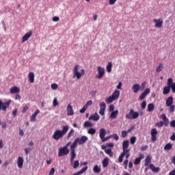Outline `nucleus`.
Returning <instances> with one entry per match:
<instances>
[{"instance_id": "obj_1", "label": "nucleus", "mask_w": 175, "mask_h": 175, "mask_svg": "<svg viewBox=\"0 0 175 175\" xmlns=\"http://www.w3.org/2000/svg\"><path fill=\"white\" fill-rule=\"evenodd\" d=\"M68 131H69V126L68 125L64 126L62 130H55L52 135V139H54V140H59V139H62L64 135L68 133Z\"/></svg>"}, {"instance_id": "obj_2", "label": "nucleus", "mask_w": 175, "mask_h": 175, "mask_svg": "<svg viewBox=\"0 0 175 175\" xmlns=\"http://www.w3.org/2000/svg\"><path fill=\"white\" fill-rule=\"evenodd\" d=\"M79 68H80L79 65L75 66L72 71L73 77H77V80L81 79V77L85 75V70H84V69L80 70ZM79 70H80V72H79Z\"/></svg>"}, {"instance_id": "obj_3", "label": "nucleus", "mask_w": 175, "mask_h": 175, "mask_svg": "<svg viewBox=\"0 0 175 175\" xmlns=\"http://www.w3.org/2000/svg\"><path fill=\"white\" fill-rule=\"evenodd\" d=\"M139 116H143V112H139L135 111L133 109H130L129 113L126 114V120H136L137 118H139Z\"/></svg>"}, {"instance_id": "obj_4", "label": "nucleus", "mask_w": 175, "mask_h": 175, "mask_svg": "<svg viewBox=\"0 0 175 175\" xmlns=\"http://www.w3.org/2000/svg\"><path fill=\"white\" fill-rule=\"evenodd\" d=\"M10 103H12V100H8L5 103H3L2 100H0V111L1 110H3V111H6V110H8L10 106Z\"/></svg>"}, {"instance_id": "obj_5", "label": "nucleus", "mask_w": 175, "mask_h": 175, "mask_svg": "<svg viewBox=\"0 0 175 175\" xmlns=\"http://www.w3.org/2000/svg\"><path fill=\"white\" fill-rule=\"evenodd\" d=\"M69 154V149L66 147H60L59 148L58 157H64V155H68Z\"/></svg>"}, {"instance_id": "obj_6", "label": "nucleus", "mask_w": 175, "mask_h": 175, "mask_svg": "<svg viewBox=\"0 0 175 175\" xmlns=\"http://www.w3.org/2000/svg\"><path fill=\"white\" fill-rule=\"evenodd\" d=\"M98 75L96 76V79L100 80L105 76V68L101 66L97 67Z\"/></svg>"}, {"instance_id": "obj_7", "label": "nucleus", "mask_w": 175, "mask_h": 175, "mask_svg": "<svg viewBox=\"0 0 175 175\" xmlns=\"http://www.w3.org/2000/svg\"><path fill=\"white\" fill-rule=\"evenodd\" d=\"M153 23H154L155 28H161L163 25V21L162 18L153 19Z\"/></svg>"}, {"instance_id": "obj_8", "label": "nucleus", "mask_w": 175, "mask_h": 175, "mask_svg": "<svg viewBox=\"0 0 175 175\" xmlns=\"http://www.w3.org/2000/svg\"><path fill=\"white\" fill-rule=\"evenodd\" d=\"M32 36V30H30L29 32L26 33L22 38V43H24Z\"/></svg>"}, {"instance_id": "obj_9", "label": "nucleus", "mask_w": 175, "mask_h": 175, "mask_svg": "<svg viewBox=\"0 0 175 175\" xmlns=\"http://www.w3.org/2000/svg\"><path fill=\"white\" fill-rule=\"evenodd\" d=\"M150 88H146L142 94L139 96V99L140 100H143L144 99H146V97L147 95H148V93L150 92Z\"/></svg>"}, {"instance_id": "obj_10", "label": "nucleus", "mask_w": 175, "mask_h": 175, "mask_svg": "<svg viewBox=\"0 0 175 175\" xmlns=\"http://www.w3.org/2000/svg\"><path fill=\"white\" fill-rule=\"evenodd\" d=\"M88 141V137L83 135L81 138H79L78 143L79 146H82V144H84L85 142Z\"/></svg>"}, {"instance_id": "obj_11", "label": "nucleus", "mask_w": 175, "mask_h": 175, "mask_svg": "<svg viewBox=\"0 0 175 175\" xmlns=\"http://www.w3.org/2000/svg\"><path fill=\"white\" fill-rule=\"evenodd\" d=\"M132 90L135 94H137V92H139V91H140V84L135 83L132 87Z\"/></svg>"}, {"instance_id": "obj_12", "label": "nucleus", "mask_w": 175, "mask_h": 175, "mask_svg": "<svg viewBox=\"0 0 175 175\" xmlns=\"http://www.w3.org/2000/svg\"><path fill=\"white\" fill-rule=\"evenodd\" d=\"M23 165H24V159L21 157H18V167H19V169H23Z\"/></svg>"}, {"instance_id": "obj_13", "label": "nucleus", "mask_w": 175, "mask_h": 175, "mask_svg": "<svg viewBox=\"0 0 175 175\" xmlns=\"http://www.w3.org/2000/svg\"><path fill=\"white\" fill-rule=\"evenodd\" d=\"M39 113H40V111L39 109H37L34 112V113L32 114L30 119L31 122H35V121H36V116H38V114H39Z\"/></svg>"}, {"instance_id": "obj_14", "label": "nucleus", "mask_w": 175, "mask_h": 175, "mask_svg": "<svg viewBox=\"0 0 175 175\" xmlns=\"http://www.w3.org/2000/svg\"><path fill=\"white\" fill-rule=\"evenodd\" d=\"M67 113L68 116H73V114H75V112L73 111V107H72V105H70V104L68 105Z\"/></svg>"}, {"instance_id": "obj_15", "label": "nucleus", "mask_w": 175, "mask_h": 175, "mask_svg": "<svg viewBox=\"0 0 175 175\" xmlns=\"http://www.w3.org/2000/svg\"><path fill=\"white\" fill-rule=\"evenodd\" d=\"M29 83H35V74L33 72H31L28 75Z\"/></svg>"}, {"instance_id": "obj_16", "label": "nucleus", "mask_w": 175, "mask_h": 175, "mask_svg": "<svg viewBox=\"0 0 175 175\" xmlns=\"http://www.w3.org/2000/svg\"><path fill=\"white\" fill-rule=\"evenodd\" d=\"M11 94H18L20 92V88L17 86L12 87L10 90Z\"/></svg>"}, {"instance_id": "obj_17", "label": "nucleus", "mask_w": 175, "mask_h": 175, "mask_svg": "<svg viewBox=\"0 0 175 175\" xmlns=\"http://www.w3.org/2000/svg\"><path fill=\"white\" fill-rule=\"evenodd\" d=\"M149 167L154 173H159V170H161V168H159V167H155L154 164H150Z\"/></svg>"}, {"instance_id": "obj_18", "label": "nucleus", "mask_w": 175, "mask_h": 175, "mask_svg": "<svg viewBox=\"0 0 175 175\" xmlns=\"http://www.w3.org/2000/svg\"><path fill=\"white\" fill-rule=\"evenodd\" d=\"M173 96H170L167 98L166 102H165V105L167 107H169V106H171L173 105Z\"/></svg>"}, {"instance_id": "obj_19", "label": "nucleus", "mask_w": 175, "mask_h": 175, "mask_svg": "<svg viewBox=\"0 0 175 175\" xmlns=\"http://www.w3.org/2000/svg\"><path fill=\"white\" fill-rule=\"evenodd\" d=\"M99 115H98V113H94V115H91L90 117H89V120H92V121H99Z\"/></svg>"}, {"instance_id": "obj_20", "label": "nucleus", "mask_w": 175, "mask_h": 175, "mask_svg": "<svg viewBox=\"0 0 175 175\" xmlns=\"http://www.w3.org/2000/svg\"><path fill=\"white\" fill-rule=\"evenodd\" d=\"M87 170H88V167L85 166V167H83L81 170H79V172H77L75 174H74L73 175H81V174H83V173H85L87 172Z\"/></svg>"}, {"instance_id": "obj_21", "label": "nucleus", "mask_w": 175, "mask_h": 175, "mask_svg": "<svg viewBox=\"0 0 175 175\" xmlns=\"http://www.w3.org/2000/svg\"><path fill=\"white\" fill-rule=\"evenodd\" d=\"M111 96L115 100H117V99L120 98V90H116L114 92H113Z\"/></svg>"}, {"instance_id": "obj_22", "label": "nucleus", "mask_w": 175, "mask_h": 175, "mask_svg": "<svg viewBox=\"0 0 175 175\" xmlns=\"http://www.w3.org/2000/svg\"><path fill=\"white\" fill-rule=\"evenodd\" d=\"M99 136L101 140H103V139H105V136H106V130L105 129H100Z\"/></svg>"}, {"instance_id": "obj_23", "label": "nucleus", "mask_w": 175, "mask_h": 175, "mask_svg": "<svg viewBox=\"0 0 175 175\" xmlns=\"http://www.w3.org/2000/svg\"><path fill=\"white\" fill-rule=\"evenodd\" d=\"M77 143H79V138H76L72 145L70 146V150H76V146H77Z\"/></svg>"}, {"instance_id": "obj_24", "label": "nucleus", "mask_w": 175, "mask_h": 175, "mask_svg": "<svg viewBox=\"0 0 175 175\" xmlns=\"http://www.w3.org/2000/svg\"><path fill=\"white\" fill-rule=\"evenodd\" d=\"M112 68H113V63L110 62L108 63V64L106 66L107 72L108 73H111Z\"/></svg>"}, {"instance_id": "obj_25", "label": "nucleus", "mask_w": 175, "mask_h": 175, "mask_svg": "<svg viewBox=\"0 0 175 175\" xmlns=\"http://www.w3.org/2000/svg\"><path fill=\"white\" fill-rule=\"evenodd\" d=\"M172 148H173V144H171V143H167L164 146L165 151H170V150H172Z\"/></svg>"}, {"instance_id": "obj_26", "label": "nucleus", "mask_w": 175, "mask_h": 175, "mask_svg": "<svg viewBox=\"0 0 175 175\" xmlns=\"http://www.w3.org/2000/svg\"><path fill=\"white\" fill-rule=\"evenodd\" d=\"M105 152L107 154V155H109L110 158L113 157V155H114V152H113L111 148L106 149Z\"/></svg>"}, {"instance_id": "obj_27", "label": "nucleus", "mask_w": 175, "mask_h": 175, "mask_svg": "<svg viewBox=\"0 0 175 175\" xmlns=\"http://www.w3.org/2000/svg\"><path fill=\"white\" fill-rule=\"evenodd\" d=\"M151 163V157L148 155L145 159V166H148Z\"/></svg>"}, {"instance_id": "obj_28", "label": "nucleus", "mask_w": 175, "mask_h": 175, "mask_svg": "<svg viewBox=\"0 0 175 175\" xmlns=\"http://www.w3.org/2000/svg\"><path fill=\"white\" fill-rule=\"evenodd\" d=\"M109 165V157H105L103 161V167H107Z\"/></svg>"}, {"instance_id": "obj_29", "label": "nucleus", "mask_w": 175, "mask_h": 175, "mask_svg": "<svg viewBox=\"0 0 175 175\" xmlns=\"http://www.w3.org/2000/svg\"><path fill=\"white\" fill-rule=\"evenodd\" d=\"M70 154H71L70 161L71 162H73V161H75V158H76V150H70Z\"/></svg>"}, {"instance_id": "obj_30", "label": "nucleus", "mask_w": 175, "mask_h": 175, "mask_svg": "<svg viewBox=\"0 0 175 175\" xmlns=\"http://www.w3.org/2000/svg\"><path fill=\"white\" fill-rule=\"evenodd\" d=\"M154 109H155V105L153 103H150L148 105V111L151 113V111H154Z\"/></svg>"}, {"instance_id": "obj_31", "label": "nucleus", "mask_w": 175, "mask_h": 175, "mask_svg": "<svg viewBox=\"0 0 175 175\" xmlns=\"http://www.w3.org/2000/svg\"><path fill=\"white\" fill-rule=\"evenodd\" d=\"M170 92V86H165L163 88V95H167Z\"/></svg>"}, {"instance_id": "obj_32", "label": "nucleus", "mask_w": 175, "mask_h": 175, "mask_svg": "<svg viewBox=\"0 0 175 175\" xmlns=\"http://www.w3.org/2000/svg\"><path fill=\"white\" fill-rule=\"evenodd\" d=\"M117 116H118V110L112 111L109 117L110 118L115 119V118H117Z\"/></svg>"}, {"instance_id": "obj_33", "label": "nucleus", "mask_w": 175, "mask_h": 175, "mask_svg": "<svg viewBox=\"0 0 175 175\" xmlns=\"http://www.w3.org/2000/svg\"><path fill=\"white\" fill-rule=\"evenodd\" d=\"M93 172L94 173L99 174L101 172V169L99 167V166H98V165H96L93 167Z\"/></svg>"}, {"instance_id": "obj_34", "label": "nucleus", "mask_w": 175, "mask_h": 175, "mask_svg": "<svg viewBox=\"0 0 175 175\" xmlns=\"http://www.w3.org/2000/svg\"><path fill=\"white\" fill-rule=\"evenodd\" d=\"M93 125H94V124H92L91 123V122H90V121H86V122H85L84 124H83V126H84L85 128H91V126H93Z\"/></svg>"}, {"instance_id": "obj_35", "label": "nucleus", "mask_w": 175, "mask_h": 175, "mask_svg": "<svg viewBox=\"0 0 175 175\" xmlns=\"http://www.w3.org/2000/svg\"><path fill=\"white\" fill-rule=\"evenodd\" d=\"M161 118H162V120H163V122H165V124H166V122H169V119H167V118L166 117V115L165 113H162L161 115Z\"/></svg>"}, {"instance_id": "obj_36", "label": "nucleus", "mask_w": 175, "mask_h": 175, "mask_svg": "<svg viewBox=\"0 0 175 175\" xmlns=\"http://www.w3.org/2000/svg\"><path fill=\"white\" fill-rule=\"evenodd\" d=\"M115 100L114 98L112 97V96H109L108 98L105 99L106 103H112V102Z\"/></svg>"}, {"instance_id": "obj_37", "label": "nucleus", "mask_w": 175, "mask_h": 175, "mask_svg": "<svg viewBox=\"0 0 175 175\" xmlns=\"http://www.w3.org/2000/svg\"><path fill=\"white\" fill-rule=\"evenodd\" d=\"M129 147V141L125 140L122 143V148H128Z\"/></svg>"}, {"instance_id": "obj_38", "label": "nucleus", "mask_w": 175, "mask_h": 175, "mask_svg": "<svg viewBox=\"0 0 175 175\" xmlns=\"http://www.w3.org/2000/svg\"><path fill=\"white\" fill-rule=\"evenodd\" d=\"M163 69V64H160L159 66L156 68V72H157V73H159V72H162Z\"/></svg>"}, {"instance_id": "obj_39", "label": "nucleus", "mask_w": 175, "mask_h": 175, "mask_svg": "<svg viewBox=\"0 0 175 175\" xmlns=\"http://www.w3.org/2000/svg\"><path fill=\"white\" fill-rule=\"evenodd\" d=\"M89 135H95L96 133V130L94 128H91L88 131Z\"/></svg>"}, {"instance_id": "obj_40", "label": "nucleus", "mask_w": 175, "mask_h": 175, "mask_svg": "<svg viewBox=\"0 0 175 175\" xmlns=\"http://www.w3.org/2000/svg\"><path fill=\"white\" fill-rule=\"evenodd\" d=\"M73 133H75V130L73 129H72L69 133H68L67 135V139H70V137H72Z\"/></svg>"}, {"instance_id": "obj_41", "label": "nucleus", "mask_w": 175, "mask_h": 175, "mask_svg": "<svg viewBox=\"0 0 175 175\" xmlns=\"http://www.w3.org/2000/svg\"><path fill=\"white\" fill-rule=\"evenodd\" d=\"M173 84H174V83H173V79L169 78L167 79V85H168V87H170V86L173 85Z\"/></svg>"}, {"instance_id": "obj_42", "label": "nucleus", "mask_w": 175, "mask_h": 175, "mask_svg": "<svg viewBox=\"0 0 175 175\" xmlns=\"http://www.w3.org/2000/svg\"><path fill=\"white\" fill-rule=\"evenodd\" d=\"M100 109L106 110V103H105L104 102L101 103L100 104Z\"/></svg>"}, {"instance_id": "obj_43", "label": "nucleus", "mask_w": 175, "mask_h": 175, "mask_svg": "<svg viewBox=\"0 0 175 175\" xmlns=\"http://www.w3.org/2000/svg\"><path fill=\"white\" fill-rule=\"evenodd\" d=\"M146 106H147V102L146 100H144L141 105V107H142V110H144L146 109Z\"/></svg>"}, {"instance_id": "obj_44", "label": "nucleus", "mask_w": 175, "mask_h": 175, "mask_svg": "<svg viewBox=\"0 0 175 175\" xmlns=\"http://www.w3.org/2000/svg\"><path fill=\"white\" fill-rule=\"evenodd\" d=\"M85 110H87V105H84L83 108L79 110V113H81V114H83L85 113Z\"/></svg>"}, {"instance_id": "obj_45", "label": "nucleus", "mask_w": 175, "mask_h": 175, "mask_svg": "<svg viewBox=\"0 0 175 175\" xmlns=\"http://www.w3.org/2000/svg\"><path fill=\"white\" fill-rule=\"evenodd\" d=\"M123 152L121 153L123 155H126V154H129V149L128 148H122Z\"/></svg>"}, {"instance_id": "obj_46", "label": "nucleus", "mask_w": 175, "mask_h": 175, "mask_svg": "<svg viewBox=\"0 0 175 175\" xmlns=\"http://www.w3.org/2000/svg\"><path fill=\"white\" fill-rule=\"evenodd\" d=\"M79 160L75 161L73 164V168L77 169V167H79Z\"/></svg>"}, {"instance_id": "obj_47", "label": "nucleus", "mask_w": 175, "mask_h": 175, "mask_svg": "<svg viewBox=\"0 0 175 175\" xmlns=\"http://www.w3.org/2000/svg\"><path fill=\"white\" fill-rule=\"evenodd\" d=\"M150 135H158V131H157V129H152L151 130Z\"/></svg>"}, {"instance_id": "obj_48", "label": "nucleus", "mask_w": 175, "mask_h": 175, "mask_svg": "<svg viewBox=\"0 0 175 175\" xmlns=\"http://www.w3.org/2000/svg\"><path fill=\"white\" fill-rule=\"evenodd\" d=\"M131 144H135L136 143V137H132L130 139Z\"/></svg>"}, {"instance_id": "obj_49", "label": "nucleus", "mask_w": 175, "mask_h": 175, "mask_svg": "<svg viewBox=\"0 0 175 175\" xmlns=\"http://www.w3.org/2000/svg\"><path fill=\"white\" fill-rule=\"evenodd\" d=\"M125 156L124 154H121L119 156V159H118V161H119V163H121V162H122V161H124V157Z\"/></svg>"}, {"instance_id": "obj_50", "label": "nucleus", "mask_w": 175, "mask_h": 175, "mask_svg": "<svg viewBox=\"0 0 175 175\" xmlns=\"http://www.w3.org/2000/svg\"><path fill=\"white\" fill-rule=\"evenodd\" d=\"M142 162V160L138 157L135 159L134 165H139Z\"/></svg>"}, {"instance_id": "obj_51", "label": "nucleus", "mask_w": 175, "mask_h": 175, "mask_svg": "<svg viewBox=\"0 0 175 175\" xmlns=\"http://www.w3.org/2000/svg\"><path fill=\"white\" fill-rule=\"evenodd\" d=\"M169 107H170V113H173L175 109V105H172L171 106H169Z\"/></svg>"}, {"instance_id": "obj_52", "label": "nucleus", "mask_w": 175, "mask_h": 175, "mask_svg": "<svg viewBox=\"0 0 175 175\" xmlns=\"http://www.w3.org/2000/svg\"><path fill=\"white\" fill-rule=\"evenodd\" d=\"M147 83L146 82H143L140 86V90L142 91H143V90H144V88H146V85Z\"/></svg>"}, {"instance_id": "obj_53", "label": "nucleus", "mask_w": 175, "mask_h": 175, "mask_svg": "<svg viewBox=\"0 0 175 175\" xmlns=\"http://www.w3.org/2000/svg\"><path fill=\"white\" fill-rule=\"evenodd\" d=\"M51 87L52 90H57V88H58V85L57 83H53Z\"/></svg>"}, {"instance_id": "obj_54", "label": "nucleus", "mask_w": 175, "mask_h": 175, "mask_svg": "<svg viewBox=\"0 0 175 175\" xmlns=\"http://www.w3.org/2000/svg\"><path fill=\"white\" fill-rule=\"evenodd\" d=\"M156 125H157V126H159V128H162V126H163V125H164V123H163V122L161 121V122H157V123L156 124Z\"/></svg>"}, {"instance_id": "obj_55", "label": "nucleus", "mask_w": 175, "mask_h": 175, "mask_svg": "<svg viewBox=\"0 0 175 175\" xmlns=\"http://www.w3.org/2000/svg\"><path fill=\"white\" fill-rule=\"evenodd\" d=\"M29 109V107L27 105L23 107V109L22 111V113H27V111Z\"/></svg>"}, {"instance_id": "obj_56", "label": "nucleus", "mask_w": 175, "mask_h": 175, "mask_svg": "<svg viewBox=\"0 0 175 175\" xmlns=\"http://www.w3.org/2000/svg\"><path fill=\"white\" fill-rule=\"evenodd\" d=\"M53 103L54 107H55V106H58V105H59L58 100H57V98H54Z\"/></svg>"}, {"instance_id": "obj_57", "label": "nucleus", "mask_w": 175, "mask_h": 175, "mask_svg": "<svg viewBox=\"0 0 175 175\" xmlns=\"http://www.w3.org/2000/svg\"><path fill=\"white\" fill-rule=\"evenodd\" d=\"M128 132L126 131H122V137H126Z\"/></svg>"}, {"instance_id": "obj_58", "label": "nucleus", "mask_w": 175, "mask_h": 175, "mask_svg": "<svg viewBox=\"0 0 175 175\" xmlns=\"http://www.w3.org/2000/svg\"><path fill=\"white\" fill-rule=\"evenodd\" d=\"M170 88H172V92L175 94V83L171 85V86H170Z\"/></svg>"}, {"instance_id": "obj_59", "label": "nucleus", "mask_w": 175, "mask_h": 175, "mask_svg": "<svg viewBox=\"0 0 175 175\" xmlns=\"http://www.w3.org/2000/svg\"><path fill=\"white\" fill-rule=\"evenodd\" d=\"M152 142H157V135H151Z\"/></svg>"}, {"instance_id": "obj_60", "label": "nucleus", "mask_w": 175, "mask_h": 175, "mask_svg": "<svg viewBox=\"0 0 175 175\" xmlns=\"http://www.w3.org/2000/svg\"><path fill=\"white\" fill-rule=\"evenodd\" d=\"M53 21H54L55 23H57V22H58V21H59V17H58V16H54V17L53 18Z\"/></svg>"}, {"instance_id": "obj_61", "label": "nucleus", "mask_w": 175, "mask_h": 175, "mask_svg": "<svg viewBox=\"0 0 175 175\" xmlns=\"http://www.w3.org/2000/svg\"><path fill=\"white\" fill-rule=\"evenodd\" d=\"M112 137L114 139V140H116V141L120 139V137H118V135H117V134H113L112 135Z\"/></svg>"}, {"instance_id": "obj_62", "label": "nucleus", "mask_w": 175, "mask_h": 175, "mask_svg": "<svg viewBox=\"0 0 175 175\" xmlns=\"http://www.w3.org/2000/svg\"><path fill=\"white\" fill-rule=\"evenodd\" d=\"M54 173H55V169L54 167L51 168L49 175H54Z\"/></svg>"}, {"instance_id": "obj_63", "label": "nucleus", "mask_w": 175, "mask_h": 175, "mask_svg": "<svg viewBox=\"0 0 175 175\" xmlns=\"http://www.w3.org/2000/svg\"><path fill=\"white\" fill-rule=\"evenodd\" d=\"M170 140H172V142H174L175 140V133H173L172 135L170 137Z\"/></svg>"}, {"instance_id": "obj_64", "label": "nucleus", "mask_w": 175, "mask_h": 175, "mask_svg": "<svg viewBox=\"0 0 175 175\" xmlns=\"http://www.w3.org/2000/svg\"><path fill=\"white\" fill-rule=\"evenodd\" d=\"M170 126H172V128H175V120L171 121Z\"/></svg>"}]
</instances>
